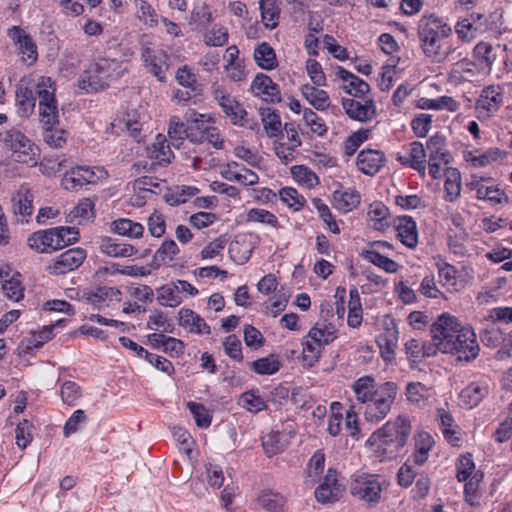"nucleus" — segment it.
Wrapping results in <instances>:
<instances>
[{"instance_id":"f257e3e1","label":"nucleus","mask_w":512,"mask_h":512,"mask_svg":"<svg viewBox=\"0 0 512 512\" xmlns=\"http://www.w3.org/2000/svg\"><path fill=\"white\" fill-rule=\"evenodd\" d=\"M352 391L359 403L364 404V419L369 423L377 424L390 413L398 394V385L387 381L377 385L371 375H365L352 384Z\"/></svg>"},{"instance_id":"f03ea898","label":"nucleus","mask_w":512,"mask_h":512,"mask_svg":"<svg viewBox=\"0 0 512 512\" xmlns=\"http://www.w3.org/2000/svg\"><path fill=\"white\" fill-rule=\"evenodd\" d=\"M410 433L409 418L399 415L393 421L386 422L381 428L374 431L366 443L374 448L378 456L393 458L404 448Z\"/></svg>"},{"instance_id":"7ed1b4c3","label":"nucleus","mask_w":512,"mask_h":512,"mask_svg":"<svg viewBox=\"0 0 512 512\" xmlns=\"http://www.w3.org/2000/svg\"><path fill=\"white\" fill-rule=\"evenodd\" d=\"M451 35V26L435 12L426 11L417 23L420 48L426 57L435 59L441 56L443 41Z\"/></svg>"},{"instance_id":"20e7f679","label":"nucleus","mask_w":512,"mask_h":512,"mask_svg":"<svg viewBox=\"0 0 512 512\" xmlns=\"http://www.w3.org/2000/svg\"><path fill=\"white\" fill-rule=\"evenodd\" d=\"M36 94L39 98L40 122L45 130L54 128L58 123V108L51 78L41 77L39 79L36 84Z\"/></svg>"},{"instance_id":"39448f33","label":"nucleus","mask_w":512,"mask_h":512,"mask_svg":"<svg viewBox=\"0 0 512 512\" xmlns=\"http://www.w3.org/2000/svg\"><path fill=\"white\" fill-rule=\"evenodd\" d=\"M382 491L383 483L380 476L376 474H356L351 480V495L369 506L379 503Z\"/></svg>"},{"instance_id":"423d86ee","label":"nucleus","mask_w":512,"mask_h":512,"mask_svg":"<svg viewBox=\"0 0 512 512\" xmlns=\"http://www.w3.org/2000/svg\"><path fill=\"white\" fill-rule=\"evenodd\" d=\"M444 353H451L459 361L471 362L480 352L477 336L472 327L463 326L453 342H445Z\"/></svg>"},{"instance_id":"0eeeda50","label":"nucleus","mask_w":512,"mask_h":512,"mask_svg":"<svg viewBox=\"0 0 512 512\" xmlns=\"http://www.w3.org/2000/svg\"><path fill=\"white\" fill-rule=\"evenodd\" d=\"M5 146L11 150L14 161L29 166L37 164L38 148L20 131H6L3 137Z\"/></svg>"},{"instance_id":"6e6552de","label":"nucleus","mask_w":512,"mask_h":512,"mask_svg":"<svg viewBox=\"0 0 512 512\" xmlns=\"http://www.w3.org/2000/svg\"><path fill=\"white\" fill-rule=\"evenodd\" d=\"M211 93L213 99L221 107L223 113L230 119L233 125L240 127L248 126L247 111L223 85L217 83L213 84Z\"/></svg>"},{"instance_id":"1a4fd4ad","label":"nucleus","mask_w":512,"mask_h":512,"mask_svg":"<svg viewBox=\"0 0 512 512\" xmlns=\"http://www.w3.org/2000/svg\"><path fill=\"white\" fill-rule=\"evenodd\" d=\"M462 327L454 316L449 314L439 316L430 328L434 348L444 353L445 342H453Z\"/></svg>"},{"instance_id":"9d476101","label":"nucleus","mask_w":512,"mask_h":512,"mask_svg":"<svg viewBox=\"0 0 512 512\" xmlns=\"http://www.w3.org/2000/svg\"><path fill=\"white\" fill-rule=\"evenodd\" d=\"M488 30V19L484 14L471 13L459 19L455 24V32L462 42H470Z\"/></svg>"},{"instance_id":"9b49d317","label":"nucleus","mask_w":512,"mask_h":512,"mask_svg":"<svg viewBox=\"0 0 512 512\" xmlns=\"http://www.w3.org/2000/svg\"><path fill=\"white\" fill-rule=\"evenodd\" d=\"M62 231L69 232L68 229H64L62 226L35 232L28 238V244L32 249L41 253L61 249L65 246L60 234Z\"/></svg>"},{"instance_id":"f8f14e48","label":"nucleus","mask_w":512,"mask_h":512,"mask_svg":"<svg viewBox=\"0 0 512 512\" xmlns=\"http://www.w3.org/2000/svg\"><path fill=\"white\" fill-rule=\"evenodd\" d=\"M361 100L353 98H343L342 107L349 118L359 121L368 122L377 116V108L373 98L365 97Z\"/></svg>"},{"instance_id":"ddd939ff","label":"nucleus","mask_w":512,"mask_h":512,"mask_svg":"<svg viewBox=\"0 0 512 512\" xmlns=\"http://www.w3.org/2000/svg\"><path fill=\"white\" fill-rule=\"evenodd\" d=\"M399 331L393 319L384 321V329L377 337V344L382 359L391 363L395 359V350L398 346Z\"/></svg>"},{"instance_id":"4468645a","label":"nucleus","mask_w":512,"mask_h":512,"mask_svg":"<svg viewBox=\"0 0 512 512\" xmlns=\"http://www.w3.org/2000/svg\"><path fill=\"white\" fill-rule=\"evenodd\" d=\"M87 254L83 248H71L58 255L49 266V271L54 275L66 274L77 269L85 260Z\"/></svg>"},{"instance_id":"2eb2a0df","label":"nucleus","mask_w":512,"mask_h":512,"mask_svg":"<svg viewBox=\"0 0 512 512\" xmlns=\"http://www.w3.org/2000/svg\"><path fill=\"white\" fill-rule=\"evenodd\" d=\"M503 103V90L500 86L489 85L482 89L475 108L479 114L490 117L498 112Z\"/></svg>"},{"instance_id":"dca6fc26","label":"nucleus","mask_w":512,"mask_h":512,"mask_svg":"<svg viewBox=\"0 0 512 512\" xmlns=\"http://www.w3.org/2000/svg\"><path fill=\"white\" fill-rule=\"evenodd\" d=\"M343 491L344 486L337 479V471L330 468L314 494L318 502L326 504L339 500Z\"/></svg>"},{"instance_id":"f3484780","label":"nucleus","mask_w":512,"mask_h":512,"mask_svg":"<svg viewBox=\"0 0 512 512\" xmlns=\"http://www.w3.org/2000/svg\"><path fill=\"white\" fill-rule=\"evenodd\" d=\"M0 281L5 296L15 302L24 297V287L21 281V274L14 271L9 265L0 267Z\"/></svg>"},{"instance_id":"a211bd4d","label":"nucleus","mask_w":512,"mask_h":512,"mask_svg":"<svg viewBox=\"0 0 512 512\" xmlns=\"http://www.w3.org/2000/svg\"><path fill=\"white\" fill-rule=\"evenodd\" d=\"M141 57L145 62V65L149 68V72L152 73L161 82L166 79V71L168 69V55L162 49H154L151 47H143Z\"/></svg>"},{"instance_id":"6ab92c4d","label":"nucleus","mask_w":512,"mask_h":512,"mask_svg":"<svg viewBox=\"0 0 512 512\" xmlns=\"http://www.w3.org/2000/svg\"><path fill=\"white\" fill-rule=\"evenodd\" d=\"M8 35L18 47V51L22 55V60L29 64L34 63L37 59V49L32 38L18 26L10 28Z\"/></svg>"},{"instance_id":"aec40b11","label":"nucleus","mask_w":512,"mask_h":512,"mask_svg":"<svg viewBox=\"0 0 512 512\" xmlns=\"http://www.w3.org/2000/svg\"><path fill=\"white\" fill-rule=\"evenodd\" d=\"M251 89L256 96H261L267 102L281 101L279 86L266 74H257L251 84Z\"/></svg>"},{"instance_id":"412c9836","label":"nucleus","mask_w":512,"mask_h":512,"mask_svg":"<svg viewBox=\"0 0 512 512\" xmlns=\"http://www.w3.org/2000/svg\"><path fill=\"white\" fill-rule=\"evenodd\" d=\"M488 394V384L483 381H475L460 392L459 403L463 408L472 409L478 406Z\"/></svg>"},{"instance_id":"4be33fe9","label":"nucleus","mask_w":512,"mask_h":512,"mask_svg":"<svg viewBox=\"0 0 512 512\" xmlns=\"http://www.w3.org/2000/svg\"><path fill=\"white\" fill-rule=\"evenodd\" d=\"M336 76L344 83V90L355 98H365L370 91V86L367 82L344 69L341 66L336 68Z\"/></svg>"},{"instance_id":"5701e85b","label":"nucleus","mask_w":512,"mask_h":512,"mask_svg":"<svg viewBox=\"0 0 512 512\" xmlns=\"http://www.w3.org/2000/svg\"><path fill=\"white\" fill-rule=\"evenodd\" d=\"M385 156L379 150H362L357 156L358 169L369 176L375 175L384 165Z\"/></svg>"},{"instance_id":"b1692460","label":"nucleus","mask_w":512,"mask_h":512,"mask_svg":"<svg viewBox=\"0 0 512 512\" xmlns=\"http://www.w3.org/2000/svg\"><path fill=\"white\" fill-rule=\"evenodd\" d=\"M397 237L403 245L414 249L418 244V231L416 222L410 216L398 217L396 224Z\"/></svg>"},{"instance_id":"393cba45","label":"nucleus","mask_w":512,"mask_h":512,"mask_svg":"<svg viewBox=\"0 0 512 512\" xmlns=\"http://www.w3.org/2000/svg\"><path fill=\"white\" fill-rule=\"evenodd\" d=\"M178 323L180 326L189 330L190 333L194 334H206L211 333L210 326L205 320L196 312L188 308H182L179 310Z\"/></svg>"},{"instance_id":"a878e982","label":"nucleus","mask_w":512,"mask_h":512,"mask_svg":"<svg viewBox=\"0 0 512 512\" xmlns=\"http://www.w3.org/2000/svg\"><path fill=\"white\" fill-rule=\"evenodd\" d=\"M434 446V439L428 432L420 431L414 435V452L409 458L417 466L425 464L429 458V452Z\"/></svg>"},{"instance_id":"bb28decb","label":"nucleus","mask_w":512,"mask_h":512,"mask_svg":"<svg viewBox=\"0 0 512 512\" xmlns=\"http://www.w3.org/2000/svg\"><path fill=\"white\" fill-rule=\"evenodd\" d=\"M33 199L28 185H21L12 198L14 213L23 219L31 216L34 211Z\"/></svg>"},{"instance_id":"cd10ccee","label":"nucleus","mask_w":512,"mask_h":512,"mask_svg":"<svg viewBox=\"0 0 512 512\" xmlns=\"http://www.w3.org/2000/svg\"><path fill=\"white\" fill-rule=\"evenodd\" d=\"M148 157L159 165H167L173 158V152L165 136L158 134L155 141L147 148Z\"/></svg>"},{"instance_id":"c85d7f7f","label":"nucleus","mask_w":512,"mask_h":512,"mask_svg":"<svg viewBox=\"0 0 512 512\" xmlns=\"http://www.w3.org/2000/svg\"><path fill=\"white\" fill-rule=\"evenodd\" d=\"M302 96L318 111H324L330 106V97L325 90L314 84H304L300 88Z\"/></svg>"},{"instance_id":"c756f323","label":"nucleus","mask_w":512,"mask_h":512,"mask_svg":"<svg viewBox=\"0 0 512 512\" xmlns=\"http://www.w3.org/2000/svg\"><path fill=\"white\" fill-rule=\"evenodd\" d=\"M34 91L23 83H20L16 89V107L20 117H28L32 114L36 104Z\"/></svg>"},{"instance_id":"7c9ffc66","label":"nucleus","mask_w":512,"mask_h":512,"mask_svg":"<svg viewBox=\"0 0 512 512\" xmlns=\"http://www.w3.org/2000/svg\"><path fill=\"white\" fill-rule=\"evenodd\" d=\"M462 190L461 174L456 168H447L445 170L444 181V200L447 202L456 201Z\"/></svg>"},{"instance_id":"2f4dec72","label":"nucleus","mask_w":512,"mask_h":512,"mask_svg":"<svg viewBox=\"0 0 512 512\" xmlns=\"http://www.w3.org/2000/svg\"><path fill=\"white\" fill-rule=\"evenodd\" d=\"M107 86L108 82L102 79V77L100 78V74L97 73V70H95L92 65H90L78 79L79 89L86 93L98 92L105 89Z\"/></svg>"},{"instance_id":"473e14b6","label":"nucleus","mask_w":512,"mask_h":512,"mask_svg":"<svg viewBox=\"0 0 512 512\" xmlns=\"http://www.w3.org/2000/svg\"><path fill=\"white\" fill-rule=\"evenodd\" d=\"M100 250L110 257H131L137 253V249L133 245L117 242L109 237L101 240Z\"/></svg>"},{"instance_id":"72a5a7b5","label":"nucleus","mask_w":512,"mask_h":512,"mask_svg":"<svg viewBox=\"0 0 512 512\" xmlns=\"http://www.w3.org/2000/svg\"><path fill=\"white\" fill-rule=\"evenodd\" d=\"M256 64L263 70H273L278 66L276 53L267 42L258 44L253 53Z\"/></svg>"},{"instance_id":"f704fd0d","label":"nucleus","mask_w":512,"mask_h":512,"mask_svg":"<svg viewBox=\"0 0 512 512\" xmlns=\"http://www.w3.org/2000/svg\"><path fill=\"white\" fill-rule=\"evenodd\" d=\"M121 292L114 287L102 286L98 287L89 294L88 301L95 307H108L111 302L121 300Z\"/></svg>"},{"instance_id":"c9c22d12","label":"nucleus","mask_w":512,"mask_h":512,"mask_svg":"<svg viewBox=\"0 0 512 512\" xmlns=\"http://www.w3.org/2000/svg\"><path fill=\"white\" fill-rule=\"evenodd\" d=\"M112 231L118 235L130 239L141 238L144 233V226L128 218H119L111 223Z\"/></svg>"},{"instance_id":"e433bc0d","label":"nucleus","mask_w":512,"mask_h":512,"mask_svg":"<svg viewBox=\"0 0 512 512\" xmlns=\"http://www.w3.org/2000/svg\"><path fill=\"white\" fill-rule=\"evenodd\" d=\"M473 58L477 64L482 68L490 72L496 61V54L494 53V47L491 43L480 41L473 49Z\"/></svg>"},{"instance_id":"4c0bfd02","label":"nucleus","mask_w":512,"mask_h":512,"mask_svg":"<svg viewBox=\"0 0 512 512\" xmlns=\"http://www.w3.org/2000/svg\"><path fill=\"white\" fill-rule=\"evenodd\" d=\"M426 153L422 143L415 141L410 144L409 159L398 156V160L404 165H409L421 174H425L426 170Z\"/></svg>"},{"instance_id":"58836bf2","label":"nucleus","mask_w":512,"mask_h":512,"mask_svg":"<svg viewBox=\"0 0 512 512\" xmlns=\"http://www.w3.org/2000/svg\"><path fill=\"white\" fill-rule=\"evenodd\" d=\"M287 445V435L279 431H271L262 437V447L268 457L283 452Z\"/></svg>"},{"instance_id":"ea45409f","label":"nucleus","mask_w":512,"mask_h":512,"mask_svg":"<svg viewBox=\"0 0 512 512\" xmlns=\"http://www.w3.org/2000/svg\"><path fill=\"white\" fill-rule=\"evenodd\" d=\"M199 189L194 186L178 185L169 189L165 195L164 200L170 206H178L186 203L191 197L197 195Z\"/></svg>"},{"instance_id":"a19ab883","label":"nucleus","mask_w":512,"mask_h":512,"mask_svg":"<svg viewBox=\"0 0 512 512\" xmlns=\"http://www.w3.org/2000/svg\"><path fill=\"white\" fill-rule=\"evenodd\" d=\"M476 64L468 58L457 61L451 68L450 78L456 83L472 81L476 76Z\"/></svg>"},{"instance_id":"79ce46f5","label":"nucleus","mask_w":512,"mask_h":512,"mask_svg":"<svg viewBox=\"0 0 512 512\" xmlns=\"http://www.w3.org/2000/svg\"><path fill=\"white\" fill-rule=\"evenodd\" d=\"M258 503L269 512H284L286 509V498L272 490H263L258 496Z\"/></svg>"},{"instance_id":"37998d69","label":"nucleus","mask_w":512,"mask_h":512,"mask_svg":"<svg viewBox=\"0 0 512 512\" xmlns=\"http://www.w3.org/2000/svg\"><path fill=\"white\" fill-rule=\"evenodd\" d=\"M333 199L337 209L349 212L360 204L361 196L355 189L336 190Z\"/></svg>"},{"instance_id":"c03bdc74","label":"nucleus","mask_w":512,"mask_h":512,"mask_svg":"<svg viewBox=\"0 0 512 512\" xmlns=\"http://www.w3.org/2000/svg\"><path fill=\"white\" fill-rule=\"evenodd\" d=\"M426 148L431 160H443L444 164L450 162L451 155L446 149V139L444 136L440 134L431 136L426 143Z\"/></svg>"},{"instance_id":"a18cd8bd","label":"nucleus","mask_w":512,"mask_h":512,"mask_svg":"<svg viewBox=\"0 0 512 512\" xmlns=\"http://www.w3.org/2000/svg\"><path fill=\"white\" fill-rule=\"evenodd\" d=\"M506 157V152L499 148H489L486 151L479 153L478 150L469 152L467 161H470L474 167H485L492 162Z\"/></svg>"},{"instance_id":"49530a36","label":"nucleus","mask_w":512,"mask_h":512,"mask_svg":"<svg viewBox=\"0 0 512 512\" xmlns=\"http://www.w3.org/2000/svg\"><path fill=\"white\" fill-rule=\"evenodd\" d=\"M361 256L366 261L374 264L380 269H383L387 273H396L400 268V265L396 261L382 255L379 250L376 249L364 250L362 251Z\"/></svg>"},{"instance_id":"de8ad7c7","label":"nucleus","mask_w":512,"mask_h":512,"mask_svg":"<svg viewBox=\"0 0 512 512\" xmlns=\"http://www.w3.org/2000/svg\"><path fill=\"white\" fill-rule=\"evenodd\" d=\"M405 352L414 362H418L425 357L436 353V349L431 345H426L420 339L411 338L405 342Z\"/></svg>"},{"instance_id":"09e8293b","label":"nucleus","mask_w":512,"mask_h":512,"mask_svg":"<svg viewBox=\"0 0 512 512\" xmlns=\"http://www.w3.org/2000/svg\"><path fill=\"white\" fill-rule=\"evenodd\" d=\"M362 322V304L356 287L349 291L347 323L352 328H357Z\"/></svg>"},{"instance_id":"8fccbe9b","label":"nucleus","mask_w":512,"mask_h":512,"mask_svg":"<svg viewBox=\"0 0 512 512\" xmlns=\"http://www.w3.org/2000/svg\"><path fill=\"white\" fill-rule=\"evenodd\" d=\"M367 215L374 229L383 231L389 226V209L382 202H374L371 204Z\"/></svg>"},{"instance_id":"3c124183","label":"nucleus","mask_w":512,"mask_h":512,"mask_svg":"<svg viewBox=\"0 0 512 512\" xmlns=\"http://www.w3.org/2000/svg\"><path fill=\"white\" fill-rule=\"evenodd\" d=\"M335 327L330 323H316L308 333L311 340L320 346L331 343L336 338Z\"/></svg>"},{"instance_id":"603ef678","label":"nucleus","mask_w":512,"mask_h":512,"mask_svg":"<svg viewBox=\"0 0 512 512\" xmlns=\"http://www.w3.org/2000/svg\"><path fill=\"white\" fill-rule=\"evenodd\" d=\"M437 414L440 421V429L445 439L452 445H457L460 437L459 432L455 429L452 415L445 409H438Z\"/></svg>"},{"instance_id":"864d4df0","label":"nucleus","mask_w":512,"mask_h":512,"mask_svg":"<svg viewBox=\"0 0 512 512\" xmlns=\"http://www.w3.org/2000/svg\"><path fill=\"white\" fill-rule=\"evenodd\" d=\"M157 301L161 306L177 307L182 303V297L178 295L177 287L173 282L165 284L156 290Z\"/></svg>"},{"instance_id":"5fc2aeb1","label":"nucleus","mask_w":512,"mask_h":512,"mask_svg":"<svg viewBox=\"0 0 512 512\" xmlns=\"http://www.w3.org/2000/svg\"><path fill=\"white\" fill-rule=\"evenodd\" d=\"M261 17L265 27L274 29L278 26L280 9L277 0H260Z\"/></svg>"},{"instance_id":"6e6d98bb","label":"nucleus","mask_w":512,"mask_h":512,"mask_svg":"<svg viewBox=\"0 0 512 512\" xmlns=\"http://www.w3.org/2000/svg\"><path fill=\"white\" fill-rule=\"evenodd\" d=\"M484 477V473L482 471H478L475 473L471 478H468V480H465L464 485V496L465 501L470 506H478L479 505V487L480 483L482 482Z\"/></svg>"},{"instance_id":"4d7b16f0","label":"nucleus","mask_w":512,"mask_h":512,"mask_svg":"<svg viewBox=\"0 0 512 512\" xmlns=\"http://www.w3.org/2000/svg\"><path fill=\"white\" fill-rule=\"evenodd\" d=\"M239 405L251 413H258L267 408L265 400L258 394L257 391L251 390L241 394L239 398Z\"/></svg>"},{"instance_id":"13d9d810","label":"nucleus","mask_w":512,"mask_h":512,"mask_svg":"<svg viewBox=\"0 0 512 512\" xmlns=\"http://www.w3.org/2000/svg\"><path fill=\"white\" fill-rule=\"evenodd\" d=\"M250 368L259 375H272L279 371L280 362L275 355H269L251 362Z\"/></svg>"},{"instance_id":"bf43d9fd","label":"nucleus","mask_w":512,"mask_h":512,"mask_svg":"<svg viewBox=\"0 0 512 512\" xmlns=\"http://www.w3.org/2000/svg\"><path fill=\"white\" fill-rule=\"evenodd\" d=\"M246 221L261 223L275 229H278L280 227L276 215L262 208H252L248 210L246 215Z\"/></svg>"},{"instance_id":"052dcab7","label":"nucleus","mask_w":512,"mask_h":512,"mask_svg":"<svg viewBox=\"0 0 512 512\" xmlns=\"http://www.w3.org/2000/svg\"><path fill=\"white\" fill-rule=\"evenodd\" d=\"M60 397L63 404L74 406L82 397V388L74 381H64L60 384Z\"/></svg>"},{"instance_id":"680f3d73","label":"nucleus","mask_w":512,"mask_h":512,"mask_svg":"<svg viewBox=\"0 0 512 512\" xmlns=\"http://www.w3.org/2000/svg\"><path fill=\"white\" fill-rule=\"evenodd\" d=\"M179 253V247L174 240H164L160 247L156 250L153 261L157 266L165 264L174 259Z\"/></svg>"},{"instance_id":"e2e57ef3","label":"nucleus","mask_w":512,"mask_h":512,"mask_svg":"<svg viewBox=\"0 0 512 512\" xmlns=\"http://www.w3.org/2000/svg\"><path fill=\"white\" fill-rule=\"evenodd\" d=\"M480 338L485 346L493 348L498 347L505 341L503 332L495 322L486 325L480 334Z\"/></svg>"},{"instance_id":"0e129e2a","label":"nucleus","mask_w":512,"mask_h":512,"mask_svg":"<svg viewBox=\"0 0 512 512\" xmlns=\"http://www.w3.org/2000/svg\"><path fill=\"white\" fill-rule=\"evenodd\" d=\"M262 122L268 137L283 136L280 116L277 113L268 109L266 112L262 113Z\"/></svg>"},{"instance_id":"69168bd1","label":"nucleus","mask_w":512,"mask_h":512,"mask_svg":"<svg viewBox=\"0 0 512 512\" xmlns=\"http://www.w3.org/2000/svg\"><path fill=\"white\" fill-rule=\"evenodd\" d=\"M478 471L470 453L460 456L456 463V478L459 482L468 480Z\"/></svg>"},{"instance_id":"338daca9","label":"nucleus","mask_w":512,"mask_h":512,"mask_svg":"<svg viewBox=\"0 0 512 512\" xmlns=\"http://www.w3.org/2000/svg\"><path fill=\"white\" fill-rule=\"evenodd\" d=\"M136 16L145 25L150 27L157 25V13L146 0H134Z\"/></svg>"},{"instance_id":"774afa93","label":"nucleus","mask_w":512,"mask_h":512,"mask_svg":"<svg viewBox=\"0 0 512 512\" xmlns=\"http://www.w3.org/2000/svg\"><path fill=\"white\" fill-rule=\"evenodd\" d=\"M279 196L283 203L295 211L301 210L306 203L305 197L292 187H284L280 189Z\"/></svg>"}]
</instances>
